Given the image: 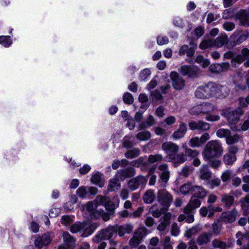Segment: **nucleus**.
<instances>
[{
  "label": "nucleus",
  "instance_id": "obj_1",
  "mask_svg": "<svg viewBox=\"0 0 249 249\" xmlns=\"http://www.w3.org/2000/svg\"><path fill=\"white\" fill-rule=\"evenodd\" d=\"M223 149L221 143L217 140L209 142L202 152L205 160L218 158L221 156Z\"/></svg>",
  "mask_w": 249,
  "mask_h": 249
},
{
  "label": "nucleus",
  "instance_id": "obj_2",
  "mask_svg": "<svg viewBox=\"0 0 249 249\" xmlns=\"http://www.w3.org/2000/svg\"><path fill=\"white\" fill-rule=\"evenodd\" d=\"M224 57L231 59V63L235 68L243 62L245 67H249V49L247 48H244L240 54H235L232 51L227 52L224 54Z\"/></svg>",
  "mask_w": 249,
  "mask_h": 249
},
{
  "label": "nucleus",
  "instance_id": "obj_3",
  "mask_svg": "<svg viewBox=\"0 0 249 249\" xmlns=\"http://www.w3.org/2000/svg\"><path fill=\"white\" fill-rule=\"evenodd\" d=\"M217 90V85L213 82H209L204 86L199 87L196 89V96L200 99L208 98L215 96Z\"/></svg>",
  "mask_w": 249,
  "mask_h": 249
},
{
  "label": "nucleus",
  "instance_id": "obj_4",
  "mask_svg": "<svg viewBox=\"0 0 249 249\" xmlns=\"http://www.w3.org/2000/svg\"><path fill=\"white\" fill-rule=\"evenodd\" d=\"M157 199L162 207V210H168L173 200L172 195L165 189H162L157 193Z\"/></svg>",
  "mask_w": 249,
  "mask_h": 249
},
{
  "label": "nucleus",
  "instance_id": "obj_5",
  "mask_svg": "<svg viewBox=\"0 0 249 249\" xmlns=\"http://www.w3.org/2000/svg\"><path fill=\"white\" fill-rule=\"evenodd\" d=\"M216 135L218 137L225 138L226 143L228 145L234 144L242 139V136L236 133L233 135H231V132L229 129L221 128L216 131Z\"/></svg>",
  "mask_w": 249,
  "mask_h": 249
},
{
  "label": "nucleus",
  "instance_id": "obj_6",
  "mask_svg": "<svg viewBox=\"0 0 249 249\" xmlns=\"http://www.w3.org/2000/svg\"><path fill=\"white\" fill-rule=\"evenodd\" d=\"M115 233L113 226H110L100 231L93 239L94 242L99 243L102 240L110 239Z\"/></svg>",
  "mask_w": 249,
  "mask_h": 249
},
{
  "label": "nucleus",
  "instance_id": "obj_7",
  "mask_svg": "<svg viewBox=\"0 0 249 249\" xmlns=\"http://www.w3.org/2000/svg\"><path fill=\"white\" fill-rule=\"evenodd\" d=\"M180 72L183 75H187L191 78H196L199 76L201 71L196 66H182L180 68Z\"/></svg>",
  "mask_w": 249,
  "mask_h": 249
},
{
  "label": "nucleus",
  "instance_id": "obj_8",
  "mask_svg": "<svg viewBox=\"0 0 249 249\" xmlns=\"http://www.w3.org/2000/svg\"><path fill=\"white\" fill-rule=\"evenodd\" d=\"M146 182V177L140 175L129 179L127 182V186L130 190L133 191L137 189L140 186H144Z\"/></svg>",
  "mask_w": 249,
  "mask_h": 249
},
{
  "label": "nucleus",
  "instance_id": "obj_9",
  "mask_svg": "<svg viewBox=\"0 0 249 249\" xmlns=\"http://www.w3.org/2000/svg\"><path fill=\"white\" fill-rule=\"evenodd\" d=\"M158 169L160 180L163 183V186H165L169 179L170 175L168 166L166 163L161 164L158 167Z\"/></svg>",
  "mask_w": 249,
  "mask_h": 249
},
{
  "label": "nucleus",
  "instance_id": "obj_10",
  "mask_svg": "<svg viewBox=\"0 0 249 249\" xmlns=\"http://www.w3.org/2000/svg\"><path fill=\"white\" fill-rule=\"evenodd\" d=\"M170 76L172 81L173 87L176 89L181 90L184 88L185 81L177 72H172Z\"/></svg>",
  "mask_w": 249,
  "mask_h": 249
},
{
  "label": "nucleus",
  "instance_id": "obj_11",
  "mask_svg": "<svg viewBox=\"0 0 249 249\" xmlns=\"http://www.w3.org/2000/svg\"><path fill=\"white\" fill-rule=\"evenodd\" d=\"M136 173V170L134 167H128L118 171L116 174V178L121 181H124L127 178L134 177Z\"/></svg>",
  "mask_w": 249,
  "mask_h": 249
},
{
  "label": "nucleus",
  "instance_id": "obj_12",
  "mask_svg": "<svg viewBox=\"0 0 249 249\" xmlns=\"http://www.w3.org/2000/svg\"><path fill=\"white\" fill-rule=\"evenodd\" d=\"M235 18L239 20V24L243 26H249V12L241 10L235 15Z\"/></svg>",
  "mask_w": 249,
  "mask_h": 249
},
{
  "label": "nucleus",
  "instance_id": "obj_13",
  "mask_svg": "<svg viewBox=\"0 0 249 249\" xmlns=\"http://www.w3.org/2000/svg\"><path fill=\"white\" fill-rule=\"evenodd\" d=\"M98 225L90 221L83 222V230L84 231L81 235L82 237H87L91 234L97 228Z\"/></svg>",
  "mask_w": 249,
  "mask_h": 249
},
{
  "label": "nucleus",
  "instance_id": "obj_14",
  "mask_svg": "<svg viewBox=\"0 0 249 249\" xmlns=\"http://www.w3.org/2000/svg\"><path fill=\"white\" fill-rule=\"evenodd\" d=\"M243 114V110L238 108L235 110L229 112L227 115V120L231 124H235L239 120L240 116Z\"/></svg>",
  "mask_w": 249,
  "mask_h": 249
},
{
  "label": "nucleus",
  "instance_id": "obj_15",
  "mask_svg": "<svg viewBox=\"0 0 249 249\" xmlns=\"http://www.w3.org/2000/svg\"><path fill=\"white\" fill-rule=\"evenodd\" d=\"M189 126L190 128L194 130L196 129L200 130H207L209 129L210 125L208 123L204 122L202 121H199L197 122L191 121L189 123Z\"/></svg>",
  "mask_w": 249,
  "mask_h": 249
},
{
  "label": "nucleus",
  "instance_id": "obj_16",
  "mask_svg": "<svg viewBox=\"0 0 249 249\" xmlns=\"http://www.w3.org/2000/svg\"><path fill=\"white\" fill-rule=\"evenodd\" d=\"M114 226L115 233L117 232L120 236H123L125 233H130L133 230V226L130 224H125L122 226L115 225Z\"/></svg>",
  "mask_w": 249,
  "mask_h": 249
},
{
  "label": "nucleus",
  "instance_id": "obj_17",
  "mask_svg": "<svg viewBox=\"0 0 249 249\" xmlns=\"http://www.w3.org/2000/svg\"><path fill=\"white\" fill-rule=\"evenodd\" d=\"M237 213V211L234 209L231 211L223 213L220 217L221 220L225 223H232L235 220Z\"/></svg>",
  "mask_w": 249,
  "mask_h": 249
},
{
  "label": "nucleus",
  "instance_id": "obj_18",
  "mask_svg": "<svg viewBox=\"0 0 249 249\" xmlns=\"http://www.w3.org/2000/svg\"><path fill=\"white\" fill-rule=\"evenodd\" d=\"M161 148L167 153H177L179 150L178 146L171 142H163L161 145Z\"/></svg>",
  "mask_w": 249,
  "mask_h": 249
},
{
  "label": "nucleus",
  "instance_id": "obj_19",
  "mask_svg": "<svg viewBox=\"0 0 249 249\" xmlns=\"http://www.w3.org/2000/svg\"><path fill=\"white\" fill-rule=\"evenodd\" d=\"M97 201L101 204L104 205L106 210L110 213V214H113L115 210L114 203L111 201H107L106 198L103 196L97 197Z\"/></svg>",
  "mask_w": 249,
  "mask_h": 249
},
{
  "label": "nucleus",
  "instance_id": "obj_20",
  "mask_svg": "<svg viewBox=\"0 0 249 249\" xmlns=\"http://www.w3.org/2000/svg\"><path fill=\"white\" fill-rule=\"evenodd\" d=\"M212 173L209 169L208 165H203L200 169L199 178L202 180L209 181L212 178Z\"/></svg>",
  "mask_w": 249,
  "mask_h": 249
},
{
  "label": "nucleus",
  "instance_id": "obj_21",
  "mask_svg": "<svg viewBox=\"0 0 249 249\" xmlns=\"http://www.w3.org/2000/svg\"><path fill=\"white\" fill-rule=\"evenodd\" d=\"M221 201L225 208L229 209L233 204L234 197L231 195L225 194L221 196Z\"/></svg>",
  "mask_w": 249,
  "mask_h": 249
},
{
  "label": "nucleus",
  "instance_id": "obj_22",
  "mask_svg": "<svg viewBox=\"0 0 249 249\" xmlns=\"http://www.w3.org/2000/svg\"><path fill=\"white\" fill-rule=\"evenodd\" d=\"M169 159L174 164H181L187 160V157L184 153L178 154H171L169 155Z\"/></svg>",
  "mask_w": 249,
  "mask_h": 249
},
{
  "label": "nucleus",
  "instance_id": "obj_23",
  "mask_svg": "<svg viewBox=\"0 0 249 249\" xmlns=\"http://www.w3.org/2000/svg\"><path fill=\"white\" fill-rule=\"evenodd\" d=\"M193 196L199 199H203L207 195V191L202 186L195 185Z\"/></svg>",
  "mask_w": 249,
  "mask_h": 249
},
{
  "label": "nucleus",
  "instance_id": "obj_24",
  "mask_svg": "<svg viewBox=\"0 0 249 249\" xmlns=\"http://www.w3.org/2000/svg\"><path fill=\"white\" fill-rule=\"evenodd\" d=\"M187 131V125L184 123H181L179 128L173 134L175 139H179L183 137Z\"/></svg>",
  "mask_w": 249,
  "mask_h": 249
},
{
  "label": "nucleus",
  "instance_id": "obj_25",
  "mask_svg": "<svg viewBox=\"0 0 249 249\" xmlns=\"http://www.w3.org/2000/svg\"><path fill=\"white\" fill-rule=\"evenodd\" d=\"M213 106L209 103H205L201 104L199 106L196 107V110H199V113H207L213 110Z\"/></svg>",
  "mask_w": 249,
  "mask_h": 249
},
{
  "label": "nucleus",
  "instance_id": "obj_26",
  "mask_svg": "<svg viewBox=\"0 0 249 249\" xmlns=\"http://www.w3.org/2000/svg\"><path fill=\"white\" fill-rule=\"evenodd\" d=\"M212 233H202L200 234L196 239V242L199 246H202L204 244H207L210 242V238L212 236Z\"/></svg>",
  "mask_w": 249,
  "mask_h": 249
},
{
  "label": "nucleus",
  "instance_id": "obj_27",
  "mask_svg": "<svg viewBox=\"0 0 249 249\" xmlns=\"http://www.w3.org/2000/svg\"><path fill=\"white\" fill-rule=\"evenodd\" d=\"M63 237L64 241L67 245L70 248H74L75 243V239L68 232L65 231L63 233Z\"/></svg>",
  "mask_w": 249,
  "mask_h": 249
},
{
  "label": "nucleus",
  "instance_id": "obj_28",
  "mask_svg": "<svg viewBox=\"0 0 249 249\" xmlns=\"http://www.w3.org/2000/svg\"><path fill=\"white\" fill-rule=\"evenodd\" d=\"M194 187L195 185L191 182H187L180 186L179 191L181 194L185 195L190 192L192 193L194 191Z\"/></svg>",
  "mask_w": 249,
  "mask_h": 249
},
{
  "label": "nucleus",
  "instance_id": "obj_29",
  "mask_svg": "<svg viewBox=\"0 0 249 249\" xmlns=\"http://www.w3.org/2000/svg\"><path fill=\"white\" fill-rule=\"evenodd\" d=\"M155 199V195L154 191L152 190H149L146 192L143 197L144 202L147 204L152 203Z\"/></svg>",
  "mask_w": 249,
  "mask_h": 249
},
{
  "label": "nucleus",
  "instance_id": "obj_30",
  "mask_svg": "<svg viewBox=\"0 0 249 249\" xmlns=\"http://www.w3.org/2000/svg\"><path fill=\"white\" fill-rule=\"evenodd\" d=\"M228 42V36L226 35H222L214 40V46L220 47Z\"/></svg>",
  "mask_w": 249,
  "mask_h": 249
},
{
  "label": "nucleus",
  "instance_id": "obj_31",
  "mask_svg": "<svg viewBox=\"0 0 249 249\" xmlns=\"http://www.w3.org/2000/svg\"><path fill=\"white\" fill-rule=\"evenodd\" d=\"M140 154V150L138 148H135L127 151L125 154V157L127 159H133L138 157Z\"/></svg>",
  "mask_w": 249,
  "mask_h": 249
},
{
  "label": "nucleus",
  "instance_id": "obj_32",
  "mask_svg": "<svg viewBox=\"0 0 249 249\" xmlns=\"http://www.w3.org/2000/svg\"><path fill=\"white\" fill-rule=\"evenodd\" d=\"M119 180H120L118 179V178H116V176L115 178L111 179L108 184V189L111 191H115L119 189L121 187V184L118 182Z\"/></svg>",
  "mask_w": 249,
  "mask_h": 249
},
{
  "label": "nucleus",
  "instance_id": "obj_33",
  "mask_svg": "<svg viewBox=\"0 0 249 249\" xmlns=\"http://www.w3.org/2000/svg\"><path fill=\"white\" fill-rule=\"evenodd\" d=\"M236 160L235 155L227 153L223 157L224 162L227 165L232 164Z\"/></svg>",
  "mask_w": 249,
  "mask_h": 249
},
{
  "label": "nucleus",
  "instance_id": "obj_34",
  "mask_svg": "<svg viewBox=\"0 0 249 249\" xmlns=\"http://www.w3.org/2000/svg\"><path fill=\"white\" fill-rule=\"evenodd\" d=\"M42 240L43 241V244H44V246H47L51 242V240L49 238V235L47 234H44L42 235V236L38 237L35 241V246H39V244H38V243Z\"/></svg>",
  "mask_w": 249,
  "mask_h": 249
},
{
  "label": "nucleus",
  "instance_id": "obj_35",
  "mask_svg": "<svg viewBox=\"0 0 249 249\" xmlns=\"http://www.w3.org/2000/svg\"><path fill=\"white\" fill-rule=\"evenodd\" d=\"M136 138L140 141H147L151 137L149 131L146 130L139 132L136 136Z\"/></svg>",
  "mask_w": 249,
  "mask_h": 249
},
{
  "label": "nucleus",
  "instance_id": "obj_36",
  "mask_svg": "<svg viewBox=\"0 0 249 249\" xmlns=\"http://www.w3.org/2000/svg\"><path fill=\"white\" fill-rule=\"evenodd\" d=\"M163 157L160 154L150 155L148 158V162L150 163H154L155 162H160L163 160Z\"/></svg>",
  "mask_w": 249,
  "mask_h": 249
},
{
  "label": "nucleus",
  "instance_id": "obj_37",
  "mask_svg": "<svg viewBox=\"0 0 249 249\" xmlns=\"http://www.w3.org/2000/svg\"><path fill=\"white\" fill-rule=\"evenodd\" d=\"M213 46H214V40L212 39L203 40L199 45V47L201 49H206V48L212 47Z\"/></svg>",
  "mask_w": 249,
  "mask_h": 249
},
{
  "label": "nucleus",
  "instance_id": "obj_38",
  "mask_svg": "<svg viewBox=\"0 0 249 249\" xmlns=\"http://www.w3.org/2000/svg\"><path fill=\"white\" fill-rule=\"evenodd\" d=\"M146 234V229L144 228H139L134 232L133 236L141 241L143 236L145 235Z\"/></svg>",
  "mask_w": 249,
  "mask_h": 249
},
{
  "label": "nucleus",
  "instance_id": "obj_39",
  "mask_svg": "<svg viewBox=\"0 0 249 249\" xmlns=\"http://www.w3.org/2000/svg\"><path fill=\"white\" fill-rule=\"evenodd\" d=\"M194 168L192 166H185L182 169L179 175L185 178L188 177L193 171Z\"/></svg>",
  "mask_w": 249,
  "mask_h": 249
},
{
  "label": "nucleus",
  "instance_id": "obj_40",
  "mask_svg": "<svg viewBox=\"0 0 249 249\" xmlns=\"http://www.w3.org/2000/svg\"><path fill=\"white\" fill-rule=\"evenodd\" d=\"M212 246L214 248H219L220 249H225L227 247V244L218 239H214L212 242Z\"/></svg>",
  "mask_w": 249,
  "mask_h": 249
},
{
  "label": "nucleus",
  "instance_id": "obj_41",
  "mask_svg": "<svg viewBox=\"0 0 249 249\" xmlns=\"http://www.w3.org/2000/svg\"><path fill=\"white\" fill-rule=\"evenodd\" d=\"M221 184V180L218 178H215L207 181V184L210 186L211 189L215 187H219Z\"/></svg>",
  "mask_w": 249,
  "mask_h": 249
},
{
  "label": "nucleus",
  "instance_id": "obj_42",
  "mask_svg": "<svg viewBox=\"0 0 249 249\" xmlns=\"http://www.w3.org/2000/svg\"><path fill=\"white\" fill-rule=\"evenodd\" d=\"M199 198L192 196L189 204L193 207L195 209L200 206L201 204V201L199 199Z\"/></svg>",
  "mask_w": 249,
  "mask_h": 249
},
{
  "label": "nucleus",
  "instance_id": "obj_43",
  "mask_svg": "<svg viewBox=\"0 0 249 249\" xmlns=\"http://www.w3.org/2000/svg\"><path fill=\"white\" fill-rule=\"evenodd\" d=\"M81 230H83V222H77L73 224L71 227V231L72 233H76Z\"/></svg>",
  "mask_w": 249,
  "mask_h": 249
},
{
  "label": "nucleus",
  "instance_id": "obj_44",
  "mask_svg": "<svg viewBox=\"0 0 249 249\" xmlns=\"http://www.w3.org/2000/svg\"><path fill=\"white\" fill-rule=\"evenodd\" d=\"M241 206L242 209L249 208V195L246 196L240 200Z\"/></svg>",
  "mask_w": 249,
  "mask_h": 249
},
{
  "label": "nucleus",
  "instance_id": "obj_45",
  "mask_svg": "<svg viewBox=\"0 0 249 249\" xmlns=\"http://www.w3.org/2000/svg\"><path fill=\"white\" fill-rule=\"evenodd\" d=\"M131 165L133 166L139 167L141 165H142L143 166H146L148 165V162L143 161V158L142 157H141L138 159L133 160L131 162Z\"/></svg>",
  "mask_w": 249,
  "mask_h": 249
},
{
  "label": "nucleus",
  "instance_id": "obj_46",
  "mask_svg": "<svg viewBox=\"0 0 249 249\" xmlns=\"http://www.w3.org/2000/svg\"><path fill=\"white\" fill-rule=\"evenodd\" d=\"M154 206H152L150 209V211H151V213L152 214L153 216L155 217L158 218L160 215L161 213H164L166 212L167 210H162V207L160 209H156V210H153Z\"/></svg>",
  "mask_w": 249,
  "mask_h": 249
},
{
  "label": "nucleus",
  "instance_id": "obj_47",
  "mask_svg": "<svg viewBox=\"0 0 249 249\" xmlns=\"http://www.w3.org/2000/svg\"><path fill=\"white\" fill-rule=\"evenodd\" d=\"M10 36H0V44H2L5 47L9 46L12 43V41L10 40Z\"/></svg>",
  "mask_w": 249,
  "mask_h": 249
},
{
  "label": "nucleus",
  "instance_id": "obj_48",
  "mask_svg": "<svg viewBox=\"0 0 249 249\" xmlns=\"http://www.w3.org/2000/svg\"><path fill=\"white\" fill-rule=\"evenodd\" d=\"M123 100L126 104L130 105L133 103L134 99L130 93L126 92L123 95Z\"/></svg>",
  "mask_w": 249,
  "mask_h": 249
},
{
  "label": "nucleus",
  "instance_id": "obj_49",
  "mask_svg": "<svg viewBox=\"0 0 249 249\" xmlns=\"http://www.w3.org/2000/svg\"><path fill=\"white\" fill-rule=\"evenodd\" d=\"M232 172L231 170H227L221 175V179L223 182H226L230 179L231 177Z\"/></svg>",
  "mask_w": 249,
  "mask_h": 249
},
{
  "label": "nucleus",
  "instance_id": "obj_50",
  "mask_svg": "<svg viewBox=\"0 0 249 249\" xmlns=\"http://www.w3.org/2000/svg\"><path fill=\"white\" fill-rule=\"evenodd\" d=\"M189 144L191 147H199L201 145L199 139L198 137L192 138L189 142Z\"/></svg>",
  "mask_w": 249,
  "mask_h": 249
},
{
  "label": "nucleus",
  "instance_id": "obj_51",
  "mask_svg": "<svg viewBox=\"0 0 249 249\" xmlns=\"http://www.w3.org/2000/svg\"><path fill=\"white\" fill-rule=\"evenodd\" d=\"M101 176L99 173H97L93 175L91 178V181L95 184H99L100 186H102L100 183Z\"/></svg>",
  "mask_w": 249,
  "mask_h": 249
},
{
  "label": "nucleus",
  "instance_id": "obj_52",
  "mask_svg": "<svg viewBox=\"0 0 249 249\" xmlns=\"http://www.w3.org/2000/svg\"><path fill=\"white\" fill-rule=\"evenodd\" d=\"M223 27L226 31H231L235 28V25L233 22L226 21L223 23Z\"/></svg>",
  "mask_w": 249,
  "mask_h": 249
},
{
  "label": "nucleus",
  "instance_id": "obj_53",
  "mask_svg": "<svg viewBox=\"0 0 249 249\" xmlns=\"http://www.w3.org/2000/svg\"><path fill=\"white\" fill-rule=\"evenodd\" d=\"M186 156H188L192 158L196 157L198 154V152L196 150H192L191 149L187 148L185 150V153Z\"/></svg>",
  "mask_w": 249,
  "mask_h": 249
},
{
  "label": "nucleus",
  "instance_id": "obj_54",
  "mask_svg": "<svg viewBox=\"0 0 249 249\" xmlns=\"http://www.w3.org/2000/svg\"><path fill=\"white\" fill-rule=\"evenodd\" d=\"M198 232V230L197 228L193 227L191 229L188 230L185 234V236L186 237L188 238H190L192 237L193 235L196 234Z\"/></svg>",
  "mask_w": 249,
  "mask_h": 249
},
{
  "label": "nucleus",
  "instance_id": "obj_55",
  "mask_svg": "<svg viewBox=\"0 0 249 249\" xmlns=\"http://www.w3.org/2000/svg\"><path fill=\"white\" fill-rule=\"evenodd\" d=\"M221 68L219 64H214L210 66V71L214 73H220L222 72V69Z\"/></svg>",
  "mask_w": 249,
  "mask_h": 249
},
{
  "label": "nucleus",
  "instance_id": "obj_56",
  "mask_svg": "<svg viewBox=\"0 0 249 249\" xmlns=\"http://www.w3.org/2000/svg\"><path fill=\"white\" fill-rule=\"evenodd\" d=\"M209 164L211 167L214 169H217L220 165L221 162L218 160H209Z\"/></svg>",
  "mask_w": 249,
  "mask_h": 249
},
{
  "label": "nucleus",
  "instance_id": "obj_57",
  "mask_svg": "<svg viewBox=\"0 0 249 249\" xmlns=\"http://www.w3.org/2000/svg\"><path fill=\"white\" fill-rule=\"evenodd\" d=\"M96 208H97V204L96 203H94L93 202H89L87 204V206H86L87 210L90 213H91V212L96 210Z\"/></svg>",
  "mask_w": 249,
  "mask_h": 249
},
{
  "label": "nucleus",
  "instance_id": "obj_58",
  "mask_svg": "<svg viewBox=\"0 0 249 249\" xmlns=\"http://www.w3.org/2000/svg\"><path fill=\"white\" fill-rule=\"evenodd\" d=\"M141 241L133 236L129 240V245L132 248H136L141 243Z\"/></svg>",
  "mask_w": 249,
  "mask_h": 249
},
{
  "label": "nucleus",
  "instance_id": "obj_59",
  "mask_svg": "<svg viewBox=\"0 0 249 249\" xmlns=\"http://www.w3.org/2000/svg\"><path fill=\"white\" fill-rule=\"evenodd\" d=\"M212 232L210 233H213L215 234H219L221 231V227L218 225L216 223H213L212 225Z\"/></svg>",
  "mask_w": 249,
  "mask_h": 249
},
{
  "label": "nucleus",
  "instance_id": "obj_60",
  "mask_svg": "<svg viewBox=\"0 0 249 249\" xmlns=\"http://www.w3.org/2000/svg\"><path fill=\"white\" fill-rule=\"evenodd\" d=\"M151 72L148 69L143 70L140 73V77L143 80H145L150 74Z\"/></svg>",
  "mask_w": 249,
  "mask_h": 249
},
{
  "label": "nucleus",
  "instance_id": "obj_61",
  "mask_svg": "<svg viewBox=\"0 0 249 249\" xmlns=\"http://www.w3.org/2000/svg\"><path fill=\"white\" fill-rule=\"evenodd\" d=\"M87 193L86 188L84 187H80L77 191V194L81 197H84Z\"/></svg>",
  "mask_w": 249,
  "mask_h": 249
},
{
  "label": "nucleus",
  "instance_id": "obj_62",
  "mask_svg": "<svg viewBox=\"0 0 249 249\" xmlns=\"http://www.w3.org/2000/svg\"><path fill=\"white\" fill-rule=\"evenodd\" d=\"M171 232L173 235L177 236L179 232V228L176 223L172 224Z\"/></svg>",
  "mask_w": 249,
  "mask_h": 249
},
{
  "label": "nucleus",
  "instance_id": "obj_63",
  "mask_svg": "<svg viewBox=\"0 0 249 249\" xmlns=\"http://www.w3.org/2000/svg\"><path fill=\"white\" fill-rule=\"evenodd\" d=\"M249 33L242 34L238 37L236 40V43H241V42L245 41L249 37Z\"/></svg>",
  "mask_w": 249,
  "mask_h": 249
},
{
  "label": "nucleus",
  "instance_id": "obj_64",
  "mask_svg": "<svg viewBox=\"0 0 249 249\" xmlns=\"http://www.w3.org/2000/svg\"><path fill=\"white\" fill-rule=\"evenodd\" d=\"M123 146L127 149L131 148L133 146L132 142L124 138L123 140Z\"/></svg>",
  "mask_w": 249,
  "mask_h": 249
}]
</instances>
